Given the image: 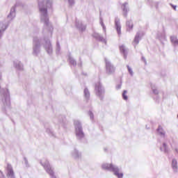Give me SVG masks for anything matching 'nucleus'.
I'll list each match as a JSON object with an SVG mask.
<instances>
[{
  "label": "nucleus",
  "mask_w": 178,
  "mask_h": 178,
  "mask_svg": "<svg viewBox=\"0 0 178 178\" xmlns=\"http://www.w3.org/2000/svg\"><path fill=\"white\" fill-rule=\"evenodd\" d=\"M157 131L159 136H161V137H163V138H165V140H166V132H165L161 127H159Z\"/></svg>",
  "instance_id": "7"
},
{
  "label": "nucleus",
  "mask_w": 178,
  "mask_h": 178,
  "mask_svg": "<svg viewBox=\"0 0 178 178\" xmlns=\"http://www.w3.org/2000/svg\"><path fill=\"white\" fill-rule=\"evenodd\" d=\"M175 152L178 156V147H175Z\"/></svg>",
  "instance_id": "23"
},
{
  "label": "nucleus",
  "mask_w": 178,
  "mask_h": 178,
  "mask_svg": "<svg viewBox=\"0 0 178 178\" xmlns=\"http://www.w3.org/2000/svg\"><path fill=\"white\" fill-rule=\"evenodd\" d=\"M122 9L123 10L124 16H127V12H129V4L127 3H124L122 5Z\"/></svg>",
  "instance_id": "8"
},
{
  "label": "nucleus",
  "mask_w": 178,
  "mask_h": 178,
  "mask_svg": "<svg viewBox=\"0 0 178 178\" xmlns=\"http://www.w3.org/2000/svg\"><path fill=\"white\" fill-rule=\"evenodd\" d=\"M7 177L8 178H14L15 177V172H13V168H12V165H7Z\"/></svg>",
  "instance_id": "4"
},
{
  "label": "nucleus",
  "mask_w": 178,
  "mask_h": 178,
  "mask_svg": "<svg viewBox=\"0 0 178 178\" xmlns=\"http://www.w3.org/2000/svg\"><path fill=\"white\" fill-rule=\"evenodd\" d=\"M127 31H131L133 30L134 24L133 21L129 20L127 22Z\"/></svg>",
  "instance_id": "10"
},
{
  "label": "nucleus",
  "mask_w": 178,
  "mask_h": 178,
  "mask_svg": "<svg viewBox=\"0 0 178 178\" xmlns=\"http://www.w3.org/2000/svg\"><path fill=\"white\" fill-rule=\"evenodd\" d=\"M95 90L97 91V95H101V94H102V91H104L102 86H101V84L96 86Z\"/></svg>",
  "instance_id": "13"
},
{
  "label": "nucleus",
  "mask_w": 178,
  "mask_h": 178,
  "mask_svg": "<svg viewBox=\"0 0 178 178\" xmlns=\"http://www.w3.org/2000/svg\"><path fill=\"white\" fill-rule=\"evenodd\" d=\"M44 169L46 172L50 175V176H54V170H52V168H51L50 166H46L44 167Z\"/></svg>",
  "instance_id": "14"
},
{
  "label": "nucleus",
  "mask_w": 178,
  "mask_h": 178,
  "mask_svg": "<svg viewBox=\"0 0 178 178\" xmlns=\"http://www.w3.org/2000/svg\"><path fill=\"white\" fill-rule=\"evenodd\" d=\"M115 88H116V90H120V88H122V82H120V83L117 85Z\"/></svg>",
  "instance_id": "21"
},
{
  "label": "nucleus",
  "mask_w": 178,
  "mask_h": 178,
  "mask_svg": "<svg viewBox=\"0 0 178 178\" xmlns=\"http://www.w3.org/2000/svg\"><path fill=\"white\" fill-rule=\"evenodd\" d=\"M171 42L174 47H178V39L177 37L173 35L170 37Z\"/></svg>",
  "instance_id": "11"
},
{
  "label": "nucleus",
  "mask_w": 178,
  "mask_h": 178,
  "mask_svg": "<svg viewBox=\"0 0 178 178\" xmlns=\"http://www.w3.org/2000/svg\"><path fill=\"white\" fill-rule=\"evenodd\" d=\"M152 90L153 91V94H155L156 95H157V94H159V91L158 89H156V88L155 87V86H152Z\"/></svg>",
  "instance_id": "18"
},
{
  "label": "nucleus",
  "mask_w": 178,
  "mask_h": 178,
  "mask_svg": "<svg viewBox=\"0 0 178 178\" xmlns=\"http://www.w3.org/2000/svg\"><path fill=\"white\" fill-rule=\"evenodd\" d=\"M172 168L174 172H177V160L173 159L172 161Z\"/></svg>",
  "instance_id": "12"
},
{
  "label": "nucleus",
  "mask_w": 178,
  "mask_h": 178,
  "mask_svg": "<svg viewBox=\"0 0 178 178\" xmlns=\"http://www.w3.org/2000/svg\"><path fill=\"white\" fill-rule=\"evenodd\" d=\"M76 136H79V137H83L84 134H83V131H81V129L79 128L76 129Z\"/></svg>",
  "instance_id": "15"
},
{
  "label": "nucleus",
  "mask_w": 178,
  "mask_h": 178,
  "mask_svg": "<svg viewBox=\"0 0 178 178\" xmlns=\"http://www.w3.org/2000/svg\"><path fill=\"white\" fill-rule=\"evenodd\" d=\"M52 7V1L51 0H43L39 3V10L41 13L47 15V8Z\"/></svg>",
  "instance_id": "1"
},
{
  "label": "nucleus",
  "mask_w": 178,
  "mask_h": 178,
  "mask_svg": "<svg viewBox=\"0 0 178 178\" xmlns=\"http://www.w3.org/2000/svg\"><path fill=\"white\" fill-rule=\"evenodd\" d=\"M127 67L128 69V72L129 73V74H131V76H134V72H133V70L131 69V67H130V66L127 65Z\"/></svg>",
  "instance_id": "19"
},
{
  "label": "nucleus",
  "mask_w": 178,
  "mask_h": 178,
  "mask_svg": "<svg viewBox=\"0 0 178 178\" xmlns=\"http://www.w3.org/2000/svg\"><path fill=\"white\" fill-rule=\"evenodd\" d=\"M115 28L120 37L122 35V25L120 24V19L118 17L115 18Z\"/></svg>",
  "instance_id": "3"
},
{
  "label": "nucleus",
  "mask_w": 178,
  "mask_h": 178,
  "mask_svg": "<svg viewBox=\"0 0 178 178\" xmlns=\"http://www.w3.org/2000/svg\"><path fill=\"white\" fill-rule=\"evenodd\" d=\"M122 97H123V99H124V101H127V99H128L127 90H124V92L122 93Z\"/></svg>",
  "instance_id": "17"
},
{
  "label": "nucleus",
  "mask_w": 178,
  "mask_h": 178,
  "mask_svg": "<svg viewBox=\"0 0 178 178\" xmlns=\"http://www.w3.org/2000/svg\"><path fill=\"white\" fill-rule=\"evenodd\" d=\"M156 38H158L159 40H162L165 38V34L162 33H158L156 35Z\"/></svg>",
  "instance_id": "16"
},
{
  "label": "nucleus",
  "mask_w": 178,
  "mask_h": 178,
  "mask_svg": "<svg viewBox=\"0 0 178 178\" xmlns=\"http://www.w3.org/2000/svg\"><path fill=\"white\" fill-rule=\"evenodd\" d=\"M84 94H85L86 97H88L90 95V93L88 92V89L84 90Z\"/></svg>",
  "instance_id": "20"
},
{
  "label": "nucleus",
  "mask_w": 178,
  "mask_h": 178,
  "mask_svg": "<svg viewBox=\"0 0 178 178\" xmlns=\"http://www.w3.org/2000/svg\"><path fill=\"white\" fill-rule=\"evenodd\" d=\"M0 79H1V76H0Z\"/></svg>",
  "instance_id": "26"
},
{
  "label": "nucleus",
  "mask_w": 178,
  "mask_h": 178,
  "mask_svg": "<svg viewBox=\"0 0 178 178\" xmlns=\"http://www.w3.org/2000/svg\"><path fill=\"white\" fill-rule=\"evenodd\" d=\"M160 150L161 151V152H164L165 154H169V151H170V149H169L168 143L163 142L162 145L160 147Z\"/></svg>",
  "instance_id": "6"
},
{
  "label": "nucleus",
  "mask_w": 178,
  "mask_h": 178,
  "mask_svg": "<svg viewBox=\"0 0 178 178\" xmlns=\"http://www.w3.org/2000/svg\"><path fill=\"white\" fill-rule=\"evenodd\" d=\"M170 6H171L172 8L174 9V10H176V8H177V6H173V4H170Z\"/></svg>",
  "instance_id": "24"
},
{
  "label": "nucleus",
  "mask_w": 178,
  "mask_h": 178,
  "mask_svg": "<svg viewBox=\"0 0 178 178\" xmlns=\"http://www.w3.org/2000/svg\"><path fill=\"white\" fill-rule=\"evenodd\" d=\"M142 60H143V62L145 63V65H147V61L145 60V58L142 57Z\"/></svg>",
  "instance_id": "25"
},
{
  "label": "nucleus",
  "mask_w": 178,
  "mask_h": 178,
  "mask_svg": "<svg viewBox=\"0 0 178 178\" xmlns=\"http://www.w3.org/2000/svg\"><path fill=\"white\" fill-rule=\"evenodd\" d=\"M120 52H122L124 55V58L126 59L127 58V48H126V46L122 45L120 47Z\"/></svg>",
  "instance_id": "9"
},
{
  "label": "nucleus",
  "mask_w": 178,
  "mask_h": 178,
  "mask_svg": "<svg viewBox=\"0 0 178 178\" xmlns=\"http://www.w3.org/2000/svg\"><path fill=\"white\" fill-rule=\"evenodd\" d=\"M112 171L116 177L123 178V172H122V170L119 168V167L116 165H112Z\"/></svg>",
  "instance_id": "2"
},
{
  "label": "nucleus",
  "mask_w": 178,
  "mask_h": 178,
  "mask_svg": "<svg viewBox=\"0 0 178 178\" xmlns=\"http://www.w3.org/2000/svg\"><path fill=\"white\" fill-rule=\"evenodd\" d=\"M70 63L72 64V65H73L74 66V65H76V61H74V60H70Z\"/></svg>",
  "instance_id": "22"
},
{
  "label": "nucleus",
  "mask_w": 178,
  "mask_h": 178,
  "mask_svg": "<svg viewBox=\"0 0 178 178\" xmlns=\"http://www.w3.org/2000/svg\"><path fill=\"white\" fill-rule=\"evenodd\" d=\"M143 38V33L138 32L135 36V38L133 42V45L136 47V45H138V43L140 42V40Z\"/></svg>",
  "instance_id": "5"
}]
</instances>
